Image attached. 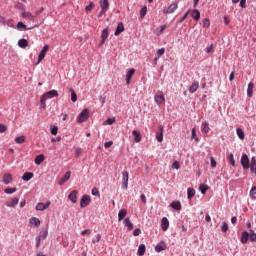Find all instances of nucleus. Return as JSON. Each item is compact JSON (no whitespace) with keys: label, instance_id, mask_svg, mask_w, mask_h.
<instances>
[{"label":"nucleus","instance_id":"obj_1","mask_svg":"<svg viewBox=\"0 0 256 256\" xmlns=\"http://www.w3.org/2000/svg\"><path fill=\"white\" fill-rule=\"evenodd\" d=\"M49 235V231L47 229H42L39 233V236L36 237V249H39L41 247V240L47 239V236Z\"/></svg>","mask_w":256,"mask_h":256},{"label":"nucleus","instance_id":"obj_2","mask_svg":"<svg viewBox=\"0 0 256 256\" xmlns=\"http://www.w3.org/2000/svg\"><path fill=\"white\" fill-rule=\"evenodd\" d=\"M89 119V110L84 109L78 116L77 121L78 123H84V121H87Z\"/></svg>","mask_w":256,"mask_h":256},{"label":"nucleus","instance_id":"obj_3","mask_svg":"<svg viewBox=\"0 0 256 256\" xmlns=\"http://www.w3.org/2000/svg\"><path fill=\"white\" fill-rule=\"evenodd\" d=\"M91 203V196L89 195H83L81 200H80V207L82 209H85L88 205Z\"/></svg>","mask_w":256,"mask_h":256},{"label":"nucleus","instance_id":"obj_4","mask_svg":"<svg viewBox=\"0 0 256 256\" xmlns=\"http://www.w3.org/2000/svg\"><path fill=\"white\" fill-rule=\"evenodd\" d=\"M122 187L123 189H128L129 187V172L127 171L122 173Z\"/></svg>","mask_w":256,"mask_h":256},{"label":"nucleus","instance_id":"obj_5","mask_svg":"<svg viewBox=\"0 0 256 256\" xmlns=\"http://www.w3.org/2000/svg\"><path fill=\"white\" fill-rule=\"evenodd\" d=\"M22 17L23 19H26V21H32V23H37L36 16L31 14V12H23Z\"/></svg>","mask_w":256,"mask_h":256},{"label":"nucleus","instance_id":"obj_6","mask_svg":"<svg viewBox=\"0 0 256 256\" xmlns=\"http://www.w3.org/2000/svg\"><path fill=\"white\" fill-rule=\"evenodd\" d=\"M154 101L157 105H162V103L165 101V95H163V92L155 94Z\"/></svg>","mask_w":256,"mask_h":256},{"label":"nucleus","instance_id":"obj_7","mask_svg":"<svg viewBox=\"0 0 256 256\" xmlns=\"http://www.w3.org/2000/svg\"><path fill=\"white\" fill-rule=\"evenodd\" d=\"M43 96L46 99H53V97H59V92H57V90H51L43 94Z\"/></svg>","mask_w":256,"mask_h":256},{"label":"nucleus","instance_id":"obj_8","mask_svg":"<svg viewBox=\"0 0 256 256\" xmlns=\"http://www.w3.org/2000/svg\"><path fill=\"white\" fill-rule=\"evenodd\" d=\"M51 205V202L48 201L46 203L40 202L36 205V211H45Z\"/></svg>","mask_w":256,"mask_h":256},{"label":"nucleus","instance_id":"obj_9","mask_svg":"<svg viewBox=\"0 0 256 256\" xmlns=\"http://www.w3.org/2000/svg\"><path fill=\"white\" fill-rule=\"evenodd\" d=\"M177 9H179V4H177V2H174L167 8L166 13L168 15H171V13H175Z\"/></svg>","mask_w":256,"mask_h":256},{"label":"nucleus","instance_id":"obj_10","mask_svg":"<svg viewBox=\"0 0 256 256\" xmlns=\"http://www.w3.org/2000/svg\"><path fill=\"white\" fill-rule=\"evenodd\" d=\"M109 38V28H106L102 31L101 34V45L105 44V41H107V39Z\"/></svg>","mask_w":256,"mask_h":256},{"label":"nucleus","instance_id":"obj_11","mask_svg":"<svg viewBox=\"0 0 256 256\" xmlns=\"http://www.w3.org/2000/svg\"><path fill=\"white\" fill-rule=\"evenodd\" d=\"M69 179H71V172L68 171L65 173L64 177L58 181V185H64Z\"/></svg>","mask_w":256,"mask_h":256},{"label":"nucleus","instance_id":"obj_12","mask_svg":"<svg viewBox=\"0 0 256 256\" xmlns=\"http://www.w3.org/2000/svg\"><path fill=\"white\" fill-rule=\"evenodd\" d=\"M165 249H167V245L165 244V242H160L156 245L155 252L161 253V251H165Z\"/></svg>","mask_w":256,"mask_h":256},{"label":"nucleus","instance_id":"obj_13","mask_svg":"<svg viewBox=\"0 0 256 256\" xmlns=\"http://www.w3.org/2000/svg\"><path fill=\"white\" fill-rule=\"evenodd\" d=\"M133 75H135V70L132 68L126 74V83H127V85L131 84V79L133 78Z\"/></svg>","mask_w":256,"mask_h":256},{"label":"nucleus","instance_id":"obj_14","mask_svg":"<svg viewBox=\"0 0 256 256\" xmlns=\"http://www.w3.org/2000/svg\"><path fill=\"white\" fill-rule=\"evenodd\" d=\"M123 31H125V26L123 25V22H120V23H118V26L116 28L114 35L116 37H118V35H121V33H123Z\"/></svg>","mask_w":256,"mask_h":256},{"label":"nucleus","instance_id":"obj_15","mask_svg":"<svg viewBox=\"0 0 256 256\" xmlns=\"http://www.w3.org/2000/svg\"><path fill=\"white\" fill-rule=\"evenodd\" d=\"M161 227L162 231H167V229H169V219H167V217L162 218Z\"/></svg>","mask_w":256,"mask_h":256},{"label":"nucleus","instance_id":"obj_16","mask_svg":"<svg viewBox=\"0 0 256 256\" xmlns=\"http://www.w3.org/2000/svg\"><path fill=\"white\" fill-rule=\"evenodd\" d=\"M132 135L134 136L135 143H141V132L138 130H133Z\"/></svg>","mask_w":256,"mask_h":256},{"label":"nucleus","instance_id":"obj_17","mask_svg":"<svg viewBox=\"0 0 256 256\" xmlns=\"http://www.w3.org/2000/svg\"><path fill=\"white\" fill-rule=\"evenodd\" d=\"M42 22H38L37 24H35L34 26H32L31 28L28 29H35V27H39V25H41ZM18 29H27V25H25L23 22H18L17 24Z\"/></svg>","mask_w":256,"mask_h":256},{"label":"nucleus","instance_id":"obj_18","mask_svg":"<svg viewBox=\"0 0 256 256\" xmlns=\"http://www.w3.org/2000/svg\"><path fill=\"white\" fill-rule=\"evenodd\" d=\"M199 89V81H194L189 87V93H195Z\"/></svg>","mask_w":256,"mask_h":256},{"label":"nucleus","instance_id":"obj_19","mask_svg":"<svg viewBox=\"0 0 256 256\" xmlns=\"http://www.w3.org/2000/svg\"><path fill=\"white\" fill-rule=\"evenodd\" d=\"M253 89H255V84L253 82H250L248 84V88H247V96L248 97H253Z\"/></svg>","mask_w":256,"mask_h":256},{"label":"nucleus","instance_id":"obj_20","mask_svg":"<svg viewBox=\"0 0 256 256\" xmlns=\"http://www.w3.org/2000/svg\"><path fill=\"white\" fill-rule=\"evenodd\" d=\"M77 193V190H74L69 194L68 199H70L72 203H77Z\"/></svg>","mask_w":256,"mask_h":256},{"label":"nucleus","instance_id":"obj_21","mask_svg":"<svg viewBox=\"0 0 256 256\" xmlns=\"http://www.w3.org/2000/svg\"><path fill=\"white\" fill-rule=\"evenodd\" d=\"M156 139L158 141V143H162L163 142V127H159V132L156 133Z\"/></svg>","mask_w":256,"mask_h":256},{"label":"nucleus","instance_id":"obj_22","mask_svg":"<svg viewBox=\"0 0 256 256\" xmlns=\"http://www.w3.org/2000/svg\"><path fill=\"white\" fill-rule=\"evenodd\" d=\"M3 183L5 185H9V183H11V181H13V176H11V174H5L3 176V179H2Z\"/></svg>","mask_w":256,"mask_h":256},{"label":"nucleus","instance_id":"obj_23","mask_svg":"<svg viewBox=\"0 0 256 256\" xmlns=\"http://www.w3.org/2000/svg\"><path fill=\"white\" fill-rule=\"evenodd\" d=\"M192 18H194L195 21H199L201 19V12L199 10L195 9L191 12Z\"/></svg>","mask_w":256,"mask_h":256},{"label":"nucleus","instance_id":"obj_24","mask_svg":"<svg viewBox=\"0 0 256 256\" xmlns=\"http://www.w3.org/2000/svg\"><path fill=\"white\" fill-rule=\"evenodd\" d=\"M124 217H127V209H121L118 212V221H123Z\"/></svg>","mask_w":256,"mask_h":256},{"label":"nucleus","instance_id":"obj_25","mask_svg":"<svg viewBox=\"0 0 256 256\" xmlns=\"http://www.w3.org/2000/svg\"><path fill=\"white\" fill-rule=\"evenodd\" d=\"M247 241H249V232L245 231L242 233L241 243L245 245L247 244Z\"/></svg>","mask_w":256,"mask_h":256},{"label":"nucleus","instance_id":"obj_26","mask_svg":"<svg viewBox=\"0 0 256 256\" xmlns=\"http://www.w3.org/2000/svg\"><path fill=\"white\" fill-rule=\"evenodd\" d=\"M100 7L102 10L107 11L109 9V0H101Z\"/></svg>","mask_w":256,"mask_h":256},{"label":"nucleus","instance_id":"obj_27","mask_svg":"<svg viewBox=\"0 0 256 256\" xmlns=\"http://www.w3.org/2000/svg\"><path fill=\"white\" fill-rule=\"evenodd\" d=\"M124 225L127 227L128 231H132L133 229V222L129 218L124 219Z\"/></svg>","mask_w":256,"mask_h":256},{"label":"nucleus","instance_id":"obj_28","mask_svg":"<svg viewBox=\"0 0 256 256\" xmlns=\"http://www.w3.org/2000/svg\"><path fill=\"white\" fill-rule=\"evenodd\" d=\"M19 204V198H13L11 201L7 202V207H16Z\"/></svg>","mask_w":256,"mask_h":256},{"label":"nucleus","instance_id":"obj_29","mask_svg":"<svg viewBox=\"0 0 256 256\" xmlns=\"http://www.w3.org/2000/svg\"><path fill=\"white\" fill-rule=\"evenodd\" d=\"M34 177L33 172H26L23 174V181H31V178Z\"/></svg>","mask_w":256,"mask_h":256},{"label":"nucleus","instance_id":"obj_30","mask_svg":"<svg viewBox=\"0 0 256 256\" xmlns=\"http://www.w3.org/2000/svg\"><path fill=\"white\" fill-rule=\"evenodd\" d=\"M172 209H175L176 211H181V202L180 201H174L171 203Z\"/></svg>","mask_w":256,"mask_h":256},{"label":"nucleus","instance_id":"obj_31","mask_svg":"<svg viewBox=\"0 0 256 256\" xmlns=\"http://www.w3.org/2000/svg\"><path fill=\"white\" fill-rule=\"evenodd\" d=\"M18 45L19 47H21L22 49H25V47L29 46V42L27 41V39H20L18 41Z\"/></svg>","mask_w":256,"mask_h":256},{"label":"nucleus","instance_id":"obj_32","mask_svg":"<svg viewBox=\"0 0 256 256\" xmlns=\"http://www.w3.org/2000/svg\"><path fill=\"white\" fill-rule=\"evenodd\" d=\"M236 133H237V136L239 137V139H241V141H243L245 139V132L243 131V129L237 128Z\"/></svg>","mask_w":256,"mask_h":256},{"label":"nucleus","instance_id":"obj_33","mask_svg":"<svg viewBox=\"0 0 256 256\" xmlns=\"http://www.w3.org/2000/svg\"><path fill=\"white\" fill-rule=\"evenodd\" d=\"M30 223L32 225H35V227H39V225H41V220H39L38 218L32 217L30 219Z\"/></svg>","mask_w":256,"mask_h":256},{"label":"nucleus","instance_id":"obj_34","mask_svg":"<svg viewBox=\"0 0 256 256\" xmlns=\"http://www.w3.org/2000/svg\"><path fill=\"white\" fill-rule=\"evenodd\" d=\"M201 129H202V133H206V134L209 133V131H210L209 123L204 122V123L202 124Z\"/></svg>","mask_w":256,"mask_h":256},{"label":"nucleus","instance_id":"obj_35","mask_svg":"<svg viewBox=\"0 0 256 256\" xmlns=\"http://www.w3.org/2000/svg\"><path fill=\"white\" fill-rule=\"evenodd\" d=\"M4 193H6L7 195H13V193H17V188L8 187L4 190Z\"/></svg>","mask_w":256,"mask_h":256},{"label":"nucleus","instance_id":"obj_36","mask_svg":"<svg viewBox=\"0 0 256 256\" xmlns=\"http://www.w3.org/2000/svg\"><path fill=\"white\" fill-rule=\"evenodd\" d=\"M145 244H141L140 246H139V248H138V255L139 256H143V255H145Z\"/></svg>","mask_w":256,"mask_h":256},{"label":"nucleus","instance_id":"obj_37","mask_svg":"<svg viewBox=\"0 0 256 256\" xmlns=\"http://www.w3.org/2000/svg\"><path fill=\"white\" fill-rule=\"evenodd\" d=\"M199 189L201 191V194L205 195L207 193V191L209 190V186L202 184V185H200Z\"/></svg>","mask_w":256,"mask_h":256},{"label":"nucleus","instance_id":"obj_38","mask_svg":"<svg viewBox=\"0 0 256 256\" xmlns=\"http://www.w3.org/2000/svg\"><path fill=\"white\" fill-rule=\"evenodd\" d=\"M187 193H188V199H193V197H195V189L188 188Z\"/></svg>","mask_w":256,"mask_h":256},{"label":"nucleus","instance_id":"obj_39","mask_svg":"<svg viewBox=\"0 0 256 256\" xmlns=\"http://www.w3.org/2000/svg\"><path fill=\"white\" fill-rule=\"evenodd\" d=\"M165 29H167V25H161L159 28H157V35H163Z\"/></svg>","mask_w":256,"mask_h":256},{"label":"nucleus","instance_id":"obj_40","mask_svg":"<svg viewBox=\"0 0 256 256\" xmlns=\"http://www.w3.org/2000/svg\"><path fill=\"white\" fill-rule=\"evenodd\" d=\"M70 91H71V101L73 103L77 102V93H75V90H73V88H71Z\"/></svg>","mask_w":256,"mask_h":256},{"label":"nucleus","instance_id":"obj_41","mask_svg":"<svg viewBox=\"0 0 256 256\" xmlns=\"http://www.w3.org/2000/svg\"><path fill=\"white\" fill-rule=\"evenodd\" d=\"M249 240L252 241V242H256V233H255V231L250 230Z\"/></svg>","mask_w":256,"mask_h":256},{"label":"nucleus","instance_id":"obj_42","mask_svg":"<svg viewBox=\"0 0 256 256\" xmlns=\"http://www.w3.org/2000/svg\"><path fill=\"white\" fill-rule=\"evenodd\" d=\"M145 15H147V6L142 7L141 10H140L141 19H144Z\"/></svg>","mask_w":256,"mask_h":256},{"label":"nucleus","instance_id":"obj_43","mask_svg":"<svg viewBox=\"0 0 256 256\" xmlns=\"http://www.w3.org/2000/svg\"><path fill=\"white\" fill-rule=\"evenodd\" d=\"M93 7H95V3L90 2V4L85 7L86 13H89V12L93 11Z\"/></svg>","mask_w":256,"mask_h":256},{"label":"nucleus","instance_id":"obj_44","mask_svg":"<svg viewBox=\"0 0 256 256\" xmlns=\"http://www.w3.org/2000/svg\"><path fill=\"white\" fill-rule=\"evenodd\" d=\"M46 101H47V99L42 95V97L40 99V105H41L42 109H45L47 107Z\"/></svg>","mask_w":256,"mask_h":256},{"label":"nucleus","instance_id":"obj_45","mask_svg":"<svg viewBox=\"0 0 256 256\" xmlns=\"http://www.w3.org/2000/svg\"><path fill=\"white\" fill-rule=\"evenodd\" d=\"M15 143H18V144L25 143V136L16 137Z\"/></svg>","mask_w":256,"mask_h":256},{"label":"nucleus","instance_id":"obj_46","mask_svg":"<svg viewBox=\"0 0 256 256\" xmlns=\"http://www.w3.org/2000/svg\"><path fill=\"white\" fill-rule=\"evenodd\" d=\"M250 197H251L252 199H256V187H255V186H253V187L251 188V190H250Z\"/></svg>","mask_w":256,"mask_h":256},{"label":"nucleus","instance_id":"obj_47","mask_svg":"<svg viewBox=\"0 0 256 256\" xmlns=\"http://www.w3.org/2000/svg\"><path fill=\"white\" fill-rule=\"evenodd\" d=\"M221 231H223V233H227V231H229V225H227V222H223Z\"/></svg>","mask_w":256,"mask_h":256},{"label":"nucleus","instance_id":"obj_48","mask_svg":"<svg viewBox=\"0 0 256 256\" xmlns=\"http://www.w3.org/2000/svg\"><path fill=\"white\" fill-rule=\"evenodd\" d=\"M191 139H195L196 141H199V138L197 137V130L195 128L192 129Z\"/></svg>","mask_w":256,"mask_h":256},{"label":"nucleus","instance_id":"obj_49","mask_svg":"<svg viewBox=\"0 0 256 256\" xmlns=\"http://www.w3.org/2000/svg\"><path fill=\"white\" fill-rule=\"evenodd\" d=\"M99 241H101V234H97L95 238L92 240V243L93 245H95V243H99Z\"/></svg>","mask_w":256,"mask_h":256},{"label":"nucleus","instance_id":"obj_50","mask_svg":"<svg viewBox=\"0 0 256 256\" xmlns=\"http://www.w3.org/2000/svg\"><path fill=\"white\" fill-rule=\"evenodd\" d=\"M51 135H57L58 131H59V127L57 126H53L51 127Z\"/></svg>","mask_w":256,"mask_h":256},{"label":"nucleus","instance_id":"obj_51","mask_svg":"<svg viewBox=\"0 0 256 256\" xmlns=\"http://www.w3.org/2000/svg\"><path fill=\"white\" fill-rule=\"evenodd\" d=\"M162 55H165V48H160L157 51V56L156 57L160 58Z\"/></svg>","mask_w":256,"mask_h":256},{"label":"nucleus","instance_id":"obj_52","mask_svg":"<svg viewBox=\"0 0 256 256\" xmlns=\"http://www.w3.org/2000/svg\"><path fill=\"white\" fill-rule=\"evenodd\" d=\"M45 55H47L45 52H40L38 56V63H41L43 59H45Z\"/></svg>","mask_w":256,"mask_h":256},{"label":"nucleus","instance_id":"obj_53","mask_svg":"<svg viewBox=\"0 0 256 256\" xmlns=\"http://www.w3.org/2000/svg\"><path fill=\"white\" fill-rule=\"evenodd\" d=\"M34 161H45V155L40 154V155L36 156Z\"/></svg>","mask_w":256,"mask_h":256},{"label":"nucleus","instance_id":"obj_54","mask_svg":"<svg viewBox=\"0 0 256 256\" xmlns=\"http://www.w3.org/2000/svg\"><path fill=\"white\" fill-rule=\"evenodd\" d=\"M133 235H134V237H139V235H141V229L136 228V229L133 231Z\"/></svg>","mask_w":256,"mask_h":256},{"label":"nucleus","instance_id":"obj_55","mask_svg":"<svg viewBox=\"0 0 256 256\" xmlns=\"http://www.w3.org/2000/svg\"><path fill=\"white\" fill-rule=\"evenodd\" d=\"M189 13H190V10H188V11L184 14V16L180 19L179 23H183V21H185L186 18L189 17Z\"/></svg>","mask_w":256,"mask_h":256},{"label":"nucleus","instance_id":"obj_56","mask_svg":"<svg viewBox=\"0 0 256 256\" xmlns=\"http://www.w3.org/2000/svg\"><path fill=\"white\" fill-rule=\"evenodd\" d=\"M249 161H241V165L243 166L244 169H249Z\"/></svg>","mask_w":256,"mask_h":256},{"label":"nucleus","instance_id":"obj_57","mask_svg":"<svg viewBox=\"0 0 256 256\" xmlns=\"http://www.w3.org/2000/svg\"><path fill=\"white\" fill-rule=\"evenodd\" d=\"M92 195H94L95 197H99V195H100L99 189L93 188V189H92Z\"/></svg>","mask_w":256,"mask_h":256},{"label":"nucleus","instance_id":"obj_58","mask_svg":"<svg viewBox=\"0 0 256 256\" xmlns=\"http://www.w3.org/2000/svg\"><path fill=\"white\" fill-rule=\"evenodd\" d=\"M181 165L179 164V161H175L172 164V168L173 169H180Z\"/></svg>","mask_w":256,"mask_h":256},{"label":"nucleus","instance_id":"obj_59","mask_svg":"<svg viewBox=\"0 0 256 256\" xmlns=\"http://www.w3.org/2000/svg\"><path fill=\"white\" fill-rule=\"evenodd\" d=\"M202 23H203V27H209V25H211V23L209 22V19L207 18H205Z\"/></svg>","mask_w":256,"mask_h":256},{"label":"nucleus","instance_id":"obj_60","mask_svg":"<svg viewBox=\"0 0 256 256\" xmlns=\"http://www.w3.org/2000/svg\"><path fill=\"white\" fill-rule=\"evenodd\" d=\"M7 131V126L5 124H0V133H5Z\"/></svg>","mask_w":256,"mask_h":256},{"label":"nucleus","instance_id":"obj_61","mask_svg":"<svg viewBox=\"0 0 256 256\" xmlns=\"http://www.w3.org/2000/svg\"><path fill=\"white\" fill-rule=\"evenodd\" d=\"M251 171H252V173H255V175H256V162L255 161L252 162V164H251Z\"/></svg>","mask_w":256,"mask_h":256},{"label":"nucleus","instance_id":"obj_62","mask_svg":"<svg viewBox=\"0 0 256 256\" xmlns=\"http://www.w3.org/2000/svg\"><path fill=\"white\" fill-rule=\"evenodd\" d=\"M81 235L85 236V235H91V230L90 229H86V230H83L81 232Z\"/></svg>","mask_w":256,"mask_h":256},{"label":"nucleus","instance_id":"obj_63","mask_svg":"<svg viewBox=\"0 0 256 256\" xmlns=\"http://www.w3.org/2000/svg\"><path fill=\"white\" fill-rule=\"evenodd\" d=\"M246 3L247 0H240V7H242V9H245V7H247Z\"/></svg>","mask_w":256,"mask_h":256},{"label":"nucleus","instance_id":"obj_64","mask_svg":"<svg viewBox=\"0 0 256 256\" xmlns=\"http://www.w3.org/2000/svg\"><path fill=\"white\" fill-rule=\"evenodd\" d=\"M113 146V141H109V142H106L105 144H104V147L106 148V149H109V147H112Z\"/></svg>","mask_w":256,"mask_h":256}]
</instances>
